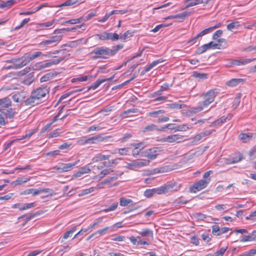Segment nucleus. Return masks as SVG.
Returning a JSON list of instances; mask_svg holds the SVG:
<instances>
[{"instance_id": "14", "label": "nucleus", "mask_w": 256, "mask_h": 256, "mask_svg": "<svg viewBox=\"0 0 256 256\" xmlns=\"http://www.w3.org/2000/svg\"><path fill=\"white\" fill-rule=\"evenodd\" d=\"M115 75H113L110 78H104V79H98V80L94 83L92 84L89 89L96 90L97 88L102 83L105 82H109L112 80L114 78Z\"/></svg>"}, {"instance_id": "38", "label": "nucleus", "mask_w": 256, "mask_h": 256, "mask_svg": "<svg viewBox=\"0 0 256 256\" xmlns=\"http://www.w3.org/2000/svg\"><path fill=\"white\" fill-rule=\"evenodd\" d=\"M192 76L196 78H198L201 80H204L207 78L208 74H201L197 72H194L192 73Z\"/></svg>"}, {"instance_id": "31", "label": "nucleus", "mask_w": 256, "mask_h": 256, "mask_svg": "<svg viewBox=\"0 0 256 256\" xmlns=\"http://www.w3.org/2000/svg\"><path fill=\"white\" fill-rule=\"evenodd\" d=\"M30 180V178H18L15 181H14L12 182V184L14 186L20 185L23 183H25L28 182Z\"/></svg>"}, {"instance_id": "45", "label": "nucleus", "mask_w": 256, "mask_h": 256, "mask_svg": "<svg viewBox=\"0 0 256 256\" xmlns=\"http://www.w3.org/2000/svg\"><path fill=\"white\" fill-rule=\"evenodd\" d=\"M154 130H158L157 126L154 124H151L145 127L144 132H150Z\"/></svg>"}, {"instance_id": "12", "label": "nucleus", "mask_w": 256, "mask_h": 256, "mask_svg": "<svg viewBox=\"0 0 256 256\" xmlns=\"http://www.w3.org/2000/svg\"><path fill=\"white\" fill-rule=\"evenodd\" d=\"M137 232L142 236L147 238L148 240H154V232L150 228H142Z\"/></svg>"}, {"instance_id": "27", "label": "nucleus", "mask_w": 256, "mask_h": 256, "mask_svg": "<svg viewBox=\"0 0 256 256\" xmlns=\"http://www.w3.org/2000/svg\"><path fill=\"white\" fill-rule=\"evenodd\" d=\"M202 110L203 106H202L192 108L187 112V114L189 116H191L193 114H196L199 112L202 111Z\"/></svg>"}, {"instance_id": "29", "label": "nucleus", "mask_w": 256, "mask_h": 256, "mask_svg": "<svg viewBox=\"0 0 256 256\" xmlns=\"http://www.w3.org/2000/svg\"><path fill=\"white\" fill-rule=\"evenodd\" d=\"M69 56H70V54H68L63 56L60 57L58 59L50 60V64H51V66L52 65L58 64H60L61 62H62V60H67Z\"/></svg>"}, {"instance_id": "11", "label": "nucleus", "mask_w": 256, "mask_h": 256, "mask_svg": "<svg viewBox=\"0 0 256 256\" xmlns=\"http://www.w3.org/2000/svg\"><path fill=\"white\" fill-rule=\"evenodd\" d=\"M158 148H154L146 150L142 152V156L147 157L151 160H154L158 155Z\"/></svg>"}, {"instance_id": "18", "label": "nucleus", "mask_w": 256, "mask_h": 256, "mask_svg": "<svg viewBox=\"0 0 256 256\" xmlns=\"http://www.w3.org/2000/svg\"><path fill=\"white\" fill-rule=\"evenodd\" d=\"M252 133H243L241 134L238 136L239 139L242 142H248L252 140Z\"/></svg>"}, {"instance_id": "44", "label": "nucleus", "mask_w": 256, "mask_h": 256, "mask_svg": "<svg viewBox=\"0 0 256 256\" xmlns=\"http://www.w3.org/2000/svg\"><path fill=\"white\" fill-rule=\"evenodd\" d=\"M47 45H48L50 46H56L55 44H54L53 43L52 40H51L50 38H48V40H44L40 44V46L41 47H44Z\"/></svg>"}, {"instance_id": "13", "label": "nucleus", "mask_w": 256, "mask_h": 256, "mask_svg": "<svg viewBox=\"0 0 256 256\" xmlns=\"http://www.w3.org/2000/svg\"><path fill=\"white\" fill-rule=\"evenodd\" d=\"M168 193L179 190L180 184L176 182H168L165 184Z\"/></svg>"}, {"instance_id": "58", "label": "nucleus", "mask_w": 256, "mask_h": 256, "mask_svg": "<svg viewBox=\"0 0 256 256\" xmlns=\"http://www.w3.org/2000/svg\"><path fill=\"white\" fill-rule=\"evenodd\" d=\"M28 55H29V60H30V61H32V60H34L35 58H38V56H40L42 55V53L41 52H36L31 55H30V54H28Z\"/></svg>"}, {"instance_id": "54", "label": "nucleus", "mask_w": 256, "mask_h": 256, "mask_svg": "<svg viewBox=\"0 0 256 256\" xmlns=\"http://www.w3.org/2000/svg\"><path fill=\"white\" fill-rule=\"evenodd\" d=\"M88 80V76H80L78 78H74L72 80V82L78 81V82H85L86 81Z\"/></svg>"}, {"instance_id": "43", "label": "nucleus", "mask_w": 256, "mask_h": 256, "mask_svg": "<svg viewBox=\"0 0 256 256\" xmlns=\"http://www.w3.org/2000/svg\"><path fill=\"white\" fill-rule=\"evenodd\" d=\"M190 128H191L190 127H189L186 124L179 125V126H176L175 132H177V131L185 132Z\"/></svg>"}, {"instance_id": "7", "label": "nucleus", "mask_w": 256, "mask_h": 256, "mask_svg": "<svg viewBox=\"0 0 256 256\" xmlns=\"http://www.w3.org/2000/svg\"><path fill=\"white\" fill-rule=\"evenodd\" d=\"M80 160L74 162L73 163L60 164L58 166H55L52 169L55 170L60 172H66L73 168L79 162Z\"/></svg>"}, {"instance_id": "40", "label": "nucleus", "mask_w": 256, "mask_h": 256, "mask_svg": "<svg viewBox=\"0 0 256 256\" xmlns=\"http://www.w3.org/2000/svg\"><path fill=\"white\" fill-rule=\"evenodd\" d=\"M95 190V188L94 187H91L89 188L84 189L82 191V192L78 194V196H82L84 195L88 194H90L92 192H93Z\"/></svg>"}, {"instance_id": "15", "label": "nucleus", "mask_w": 256, "mask_h": 256, "mask_svg": "<svg viewBox=\"0 0 256 256\" xmlns=\"http://www.w3.org/2000/svg\"><path fill=\"white\" fill-rule=\"evenodd\" d=\"M255 60L256 58H242L240 60H234L232 62V64L236 66L244 65L253 62Z\"/></svg>"}, {"instance_id": "59", "label": "nucleus", "mask_w": 256, "mask_h": 256, "mask_svg": "<svg viewBox=\"0 0 256 256\" xmlns=\"http://www.w3.org/2000/svg\"><path fill=\"white\" fill-rule=\"evenodd\" d=\"M223 32L222 30H218L216 31L212 36L213 40H217L219 37L221 36Z\"/></svg>"}, {"instance_id": "55", "label": "nucleus", "mask_w": 256, "mask_h": 256, "mask_svg": "<svg viewBox=\"0 0 256 256\" xmlns=\"http://www.w3.org/2000/svg\"><path fill=\"white\" fill-rule=\"evenodd\" d=\"M30 20V18H26L24 19L20 24L18 26H16L12 30H18L21 28H22L26 24H27L28 22H29Z\"/></svg>"}, {"instance_id": "60", "label": "nucleus", "mask_w": 256, "mask_h": 256, "mask_svg": "<svg viewBox=\"0 0 256 256\" xmlns=\"http://www.w3.org/2000/svg\"><path fill=\"white\" fill-rule=\"evenodd\" d=\"M131 36H132V34L130 32V30H127L122 36H120L119 39L126 40V38H130Z\"/></svg>"}, {"instance_id": "37", "label": "nucleus", "mask_w": 256, "mask_h": 256, "mask_svg": "<svg viewBox=\"0 0 256 256\" xmlns=\"http://www.w3.org/2000/svg\"><path fill=\"white\" fill-rule=\"evenodd\" d=\"M62 35H56L50 36L49 38L52 40L56 46L62 40Z\"/></svg>"}, {"instance_id": "61", "label": "nucleus", "mask_w": 256, "mask_h": 256, "mask_svg": "<svg viewBox=\"0 0 256 256\" xmlns=\"http://www.w3.org/2000/svg\"><path fill=\"white\" fill-rule=\"evenodd\" d=\"M226 248H222L214 254V256H223L226 250Z\"/></svg>"}, {"instance_id": "4", "label": "nucleus", "mask_w": 256, "mask_h": 256, "mask_svg": "<svg viewBox=\"0 0 256 256\" xmlns=\"http://www.w3.org/2000/svg\"><path fill=\"white\" fill-rule=\"evenodd\" d=\"M106 139V138H104L100 134L88 138L82 137L77 140V144L82 146L86 144H94L98 142H102Z\"/></svg>"}, {"instance_id": "30", "label": "nucleus", "mask_w": 256, "mask_h": 256, "mask_svg": "<svg viewBox=\"0 0 256 256\" xmlns=\"http://www.w3.org/2000/svg\"><path fill=\"white\" fill-rule=\"evenodd\" d=\"M240 26V24L239 22H232L227 25L226 28L228 30L232 31L234 29L238 28Z\"/></svg>"}, {"instance_id": "1", "label": "nucleus", "mask_w": 256, "mask_h": 256, "mask_svg": "<svg viewBox=\"0 0 256 256\" xmlns=\"http://www.w3.org/2000/svg\"><path fill=\"white\" fill-rule=\"evenodd\" d=\"M50 88L48 86L37 88L31 92L30 96L24 101L27 106H33L40 103L42 99L49 93Z\"/></svg>"}, {"instance_id": "10", "label": "nucleus", "mask_w": 256, "mask_h": 256, "mask_svg": "<svg viewBox=\"0 0 256 256\" xmlns=\"http://www.w3.org/2000/svg\"><path fill=\"white\" fill-rule=\"evenodd\" d=\"M220 44H219L214 43L213 42H210L208 44H205L201 46L198 47L196 49V54H200L208 50L211 48H220Z\"/></svg>"}, {"instance_id": "42", "label": "nucleus", "mask_w": 256, "mask_h": 256, "mask_svg": "<svg viewBox=\"0 0 256 256\" xmlns=\"http://www.w3.org/2000/svg\"><path fill=\"white\" fill-rule=\"evenodd\" d=\"M53 76H54V74L52 73H51V72L48 73V74H44V76H43L40 78V80L41 82H46V81L52 79V78Z\"/></svg>"}, {"instance_id": "32", "label": "nucleus", "mask_w": 256, "mask_h": 256, "mask_svg": "<svg viewBox=\"0 0 256 256\" xmlns=\"http://www.w3.org/2000/svg\"><path fill=\"white\" fill-rule=\"evenodd\" d=\"M154 191H155V194H166L168 193L165 184L160 187L154 188Z\"/></svg>"}, {"instance_id": "64", "label": "nucleus", "mask_w": 256, "mask_h": 256, "mask_svg": "<svg viewBox=\"0 0 256 256\" xmlns=\"http://www.w3.org/2000/svg\"><path fill=\"white\" fill-rule=\"evenodd\" d=\"M214 101V99L212 98H207L202 102V105L204 106H206L212 103Z\"/></svg>"}, {"instance_id": "35", "label": "nucleus", "mask_w": 256, "mask_h": 256, "mask_svg": "<svg viewBox=\"0 0 256 256\" xmlns=\"http://www.w3.org/2000/svg\"><path fill=\"white\" fill-rule=\"evenodd\" d=\"M218 93V92L216 89L210 90L206 93L204 96L206 98H212V99L214 100V98Z\"/></svg>"}, {"instance_id": "24", "label": "nucleus", "mask_w": 256, "mask_h": 256, "mask_svg": "<svg viewBox=\"0 0 256 256\" xmlns=\"http://www.w3.org/2000/svg\"><path fill=\"white\" fill-rule=\"evenodd\" d=\"M124 174L123 172L120 173L119 174H116L115 176L110 177L108 178L105 179L104 180L101 182V184L105 185L108 184H110L114 180H116L118 179V176H120Z\"/></svg>"}, {"instance_id": "47", "label": "nucleus", "mask_w": 256, "mask_h": 256, "mask_svg": "<svg viewBox=\"0 0 256 256\" xmlns=\"http://www.w3.org/2000/svg\"><path fill=\"white\" fill-rule=\"evenodd\" d=\"M154 188L152 189H147L144 192V196L146 198H150L152 197L154 194H155V191Z\"/></svg>"}, {"instance_id": "5", "label": "nucleus", "mask_w": 256, "mask_h": 256, "mask_svg": "<svg viewBox=\"0 0 256 256\" xmlns=\"http://www.w3.org/2000/svg\"><path fill=\"white\" fill-rule=\"evenodd\" d=\"M150 162V160H135L128 163L126 168L130 170H136L138 168L148 166Z\"/></svg>"}, {"instance_id": "26", "label": "nucleus", "mask_w": 256, "mask_h": 256, "mask_svg": "<svg viewBox=\"0 0 256 256\" xmlns=\"http://www.w3.org/2000/svg\"><path fill=\"white\" fill-rule=\"evenodd\" d=\"M136 112H138V109L136 108L128 109L126 110L120 114V116L122 118H126L128 116H132V114L136 113Z\"/></svg>"}, {"instance_id": "19", "label": "nucleus", "mask_w": 256, "mask_h": 256, "mask_svg": "<svg viewBox=\"0 0 256 256\" xmlns=\"http://www.w3.org/2000/svg\"><path fill=\"white\" fill-rule=\"evenodd\" d=\"M164 60L162 58H160L157 60H154L152 63H150V64H148L146 66V71L149 72L153 68H154L158 64L164 62Z\"/></svg>"}, {"instance_id": "9", "label": "nucleus", "mask_w": 256, "mask_h": 256, "mask_svg": "<svg viewBox=\"0 0 256 256\" xmlns=\"http://www.w3.org/2000/svg\"><path fill=\"white\" fill-rule=\"evenodd\" d=\"M184 136L175 134L168 136L166 137H164L162 138H160L158 140V141L161 142H169L172 143L174 142H181Z\"/></svg>"}, {"instance_id": "34", "label": "nucleus", "mask_w": 256, "mask_h": 256, "mask_svg": "<svg viewBox=\"0 0 256 256\" xmlns=\"http://www.w3.org/2000/svg\"><path fill=\"white\" fill-rule=\"evenodd\" d=\"M107 38L108 40L116 41L120 38V36L116 33L107 32Z\"/></svg>"}, {"instance_id": "33", "label": "nucleus", "mask_w": 256, "mask_h": 256, "mask_svg": "<svg viewBox=\"0 0 256 256\" xmlns=\"http://www.w3.org/2000/svg\"><path fill=\"white\" fill-rule=\"evenodd\" d=\"M12 98L15 102H22L24 98L23 93H17L14 94L12 96Z\"/></svg>"}, {"instance_id": "39", "label": "nucleus", "mask_w": 256, "mask_h": 256, "mask_svg": "<svg viewBox=\"0 0 256 256\" xmlns=\"http://www.w3.org/2000/svg\"><path fill=\"white\" fill-rule=\"evenodd\" d=\"M82 18H79L76 19H72L64 22L62 24H74L82 22Z\"/></svg>"}, {"instance_id": "6", "label": "nucleus", "mask_w": 256, "mask_h": 256, "mask_svg": "<svg viewBox=\"0 0 256 256\" xmlns=\"http://www.w3.org/2000/svg\"><path fill=\"white\" fill-rule=\"evenodd\" d=\"M210 182V178L208 180H199L190 187V192H191L196 193L198 191L202 190L207 186Z\"/></svg>"}, {"instance_id": "8", "label": "nucleus", "mask_w": 256, "mask_h": 256, "mask_svg": "<svg viewBox=\"0 0 256 256\" xmlns=\"http://www.w3.org/2000/svg\"><path fill=\"white\" fill-rule=\"evenodd\" d=\"M18 63L13 64L12 66H10L8 68V69L13 68V69H18L24 66H26L28 63L30 62V60H29V55L26 54L23 56L18 58Z\"/></svg>"}, {"instance_id": "62", "label": "nucleus", "mask_w": 256, "mask_h": 256, "mask_svg": "<svg viewBox=\"0 0 256 256\" xmlns=\"http://www.w3.org/2000/svg\"><path fill=\"white\" fill-rule=\"evenodd\" d=\"M242 159V156L240 154H238V156L232 157L231 163L234 164L240 162Z\"/></svg>"}, {"instance_id": "57", "label": "nucleus", "mask_w": 256, "mask_h": 256, "mask_svg": "<svg viewBox=\"0 0 256 256\" xmlns=\"http://www.w3.org/2000/svg\"><path fill=\"white\" fill-rule=\"evenodd\" d=\"M220 226L217 224H214L212 226V233L214 235L218 236V232L220 231Z\"/></svg>"}, {"instance_id": "63", "label": "nucleus", "mask_w": 256, "mask_h": 256, "mask_svg": "<svg viewBox=\"0 0 256 256\" xmlns=\"http://www.w3.org/2000/svg\"><path fill=\"white\" fill-rule=\"evenodd\" d=\"M202 240L206 242H209L211 240V238L209 236V234L207 232H204L201 235Z\"/></svg>"}, {"instance_id": "3", "label": "nucleus", "mask_w": 256, "mask_h": 256, "mask_svg": "<svg viewBox=\"0 0 256 256\" xmlns=\"http://www.w3.org/2000/svg\"><path fill=\"white\" fill-rule=\"evenodd\" d=\"M12 105V101L8 97L0 99V112L9 118H12L14 116V112L12 108H8Z\"/></svg>"}, {"instance_id": "50", "label": "nucleus", "mask_w": 256, "mask_h": 256, "mask_svg": "<svg viewBox=\"0 0 256 256\" xmlns=\"http://www.w3.org/2000/svg\"><path fill=\"white\" fill-rule=\"evenodd\" d=\"M76 227L72 228L70 230L66 232L64 234L62 238L66 239L72 236V234L76 231Z\"/></svg>"}, {"instance_id": "20", "label": "nucleus", "mask_w": 256, "mask_h": 256, "mask_svg": "<svg viewBox=\"0 0 256 256\" xmlns=\"http://www.w3.org/2000/svg\"><path fill=\"white\" fill-rule=\"evenodd\" d=\"M164 60L162 58H160L157 60H154L152 63H150V64H148L146 66V71L149 72L153 68H154L158 64L164 62Z\"/></svg>"}, {"instance_id": "21", "label": "nucleus", "mask_w": 256, "mask_h": 256, "mask_svg": "<svg viewBox=\"0 0 256 256\" xmlns=\"http://www.w3.org/2000/svg\"><path fill=\"white\" fill-rule=\"evenodd\" d=\"M185 2L187 4L183 10L186 9L190 7L193 6L198 4H202V0H194L193 1H192V0H186Z\"/></svg>"}, {"instance_id": "17", "label": "nucleus", "mask_w": 256, "mask_h": 256, "mask_svg": "<svg viewBox=\"0 0 256 256\" xmlns=\"http://www.w3.org/2000/svg\"><path fill=\"white\" fill-rule=\"evenodd\" d=\"M244 82V80L242 78H232L226 82L227 86L234 87L238 86L239 84H243Z\"/></svg>"}, {"instance_id": "2", "label": "nucleus", "mask_w": 256, "mask_h": 256, "mask_svg": "<svg viewBox=\"0 0 256 256\" xmlns=\"http://www.w3.org/2000/svg\"><path fill=\"white\" fill-rule=\"evenodd\" d=\"M123 47V44H118L112 47V48H106L104 46L97 47L92 52V54H94L93 58L95 60L98 58H108L110 56H112L116 54L118 52V51L122 49Z\"/></svg>"}, {"instance_id": "41", "label": "nucleus", "mask_w": 256, "mask_h": 256, "mask_svg": "<svg viewBox=\"0 0 256 256\" xmlns=\"http://www.w3.org/2000/svg\"><path fill=\"white\" fill-rule=\"evenodd\" d=\"M164 110H160L156 111H153L148 113L147 115L148 116L156 117L158 115L164 113Z\"/></svg>"}, {"instance_id": "56", "label": "nucleus", "mask_w": 256, "mask_h": 256, "mask_svg": "<svg viewBox=\"0 0 256 256\" xmlns=\"http://www.w3.org/2000/svg\"><path fill=\"white\" fill-rule=\"evenodd\" d=\"M108 227H106L103 229L99 230L98 231L95 232V234L96 235V237L98 238L100 236H102L104 234V232L108 230Z\"/></svg>"}, {"instance_id": "23", "label": "nucleus", "mask_w": 256, "mask_h": 256, "mask_svg": "<svg viewBox=\"0 0 256 256\" xmlns=\"http://www.w3.org/2000/svg\"><path fill=\"white\" fill-rule=\"evenodd\" d=\"M14 3H16L15 0H8L6 2L0 0V8H9Z\"/></svg>"}, {"instance_id": "46", "label": "nucleus", "mask_w": 256, "mask_h": 256, "mask_svg": "<svg viewBox=\"0 0 256 256\" xmlns=\"http://www.w3.org/2000/svg\"><path fill=\"white\" fill-rule=\"evenodd\" d=\"M206 34V32L204 30H203L200 32L196 36H194V38H192L191 40L189 41L190 43L194 44L196 42V40L200 37L202 36H203Z\"/></svg>"}, {"instance_id": "49", "label": "nucleus", "mask_w": 256, "mask_h": 256, "mask_svg": "<svg viewBox=\"0 0 256 256\" xmlns=\"http://www.w3.org/2000/svg\"><path fill=\"white\" fill-rule=\"evenodd\" d=\"M118 203L115 202V203H114L111 206L104 209L103 210V211L106 212L113 211V210H115L118 208Z\"/></svg>"}, {"instance_id": "51", "label": "nucleus", "mask_w": 256, "mask_h": 256, "mask_svg": "<svg viewBox=\"0 0 256 256\" xmlns=\"http://www.w3.org/2000/svg\"><path fill=\"white\" fill-rule=\"evenodd\" d=\"M78 2V0H68L62 4H60V7H63L66 6H70L75 4Z\"/></svg>"}, {"instance_id": "48", "label": "nucleus", "mask_w": 256, "mask_h": 256, "mask_svg": "<svg viewBox=\"0 0 256 256\" xmlns=\"http://www.w3.org/2000/svg\"><path fill=\"white\" fill-rule=\"evenodd\" d=\"M227 118H228V117L223 116L221 117L220 118L217 120H215L212 123V125L216 126L220 124L224 123L226 122V120Z\"/></svg>"}, {"instance_id": "52", "label": "nucleus", "mask_w": 256, "mask_h": 256, "mask_svg": "<svg viewBox=\"0 0 256 256\" xmlns=\"http://www.w3.org/2000/svg\"><path fill=\"white\" fill-rule=\"evenodd\" d=\"M36 206V204L34 202L30 203V204H24L23 206L20 208L19 210H27L28 208H30Z\"/></svg>"}, {"instance_id": "16", "label": "nucleus", "mask_w": 256, "mask_h": 256, "mask_svg": "<svg viewBox=\"0 0 256 256\" xmlns=\"http://www.w3.org/2000/svg\"><path fill=\"white\" fill-rule=\"evenodd\" d=\"M110 155H104L102 154H96L92 158V162H97L100 161H102L104 160H107L110 158Z\"/></svg>"}, {"instance_id": "25", "label": "nucleus", "mask_w": 256, "mask_h": 256, "mask_svg": "<svg viewBox=\"0 0 256 256\" xmlns=\"http://www.w3.org/2000/svg\"><path fill=\"white\" fill-rule=\"evenodd\" d=\"M133 204V202L132 200L126 198L124 197H122L120 198V204L122 206H126L128 204Z\"/></svg>"}, {"instance_id": "22", "label": "nucleus", "mask_w": 256, "mask_h": 256, "mask_svg": "<svg viewBox=\"0 0 256 256\" xmlns=\"http://www.w3.org/2000/svg\"><path fill=\"white\" fill-rule=\"evenodd\" d=\"M192 14V12H184L178 14L170 16V18H178L184 20L186 18L190 16Z\"/></svg>"}, {"instance_id": "36", "label": "nucleus", "mask_w": 256, "mask_h": 256, "mask_svg": "<svg viewBox=\"0 0 256 256\" xmlns=\"http://www.w3.org/2000/svg\"><path fill=\"white\" fill-rule=\"evenodd\" d=\"M76 27H74V28H60V29H57V30H56L54 32V34H62V33H64V32H70V31H74V30H76Z\"/></svg>"}, {"instance_id": "28", "label": "nucleus", "mask_w": 256, "mask_h": 256, "mask_svg": "<svg viewBox=\"0 0 256 256\" xmlns=\"http://www.w3.org/2000/svg\"><path fill=\"white\" fill-rule=\"evenodd\" d=\"M114 172V170L110 168H106L103 170L98 176V178L102 179L106 176Z\"/></svg>"}, {"instance_id": "53", "label": "nucleus", "mask_w": 256, "mask_h": 256, "mask_svg": "<svg viewBox=\"0 0 256 256\" xmlns=\"http://www.w3.org/2000/svg\"><path fill=\"white\" fill-rule=\"evenodd\" d=\"M132 146H134V148L136 149H139L140 150H142L144 148V142H140V143H134L130 145Z\"/></svg>"}]
</instances>
